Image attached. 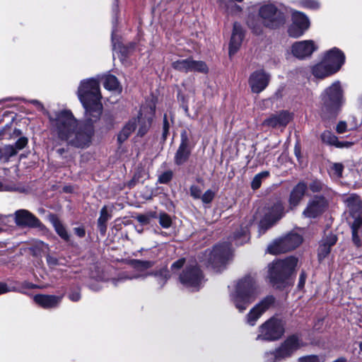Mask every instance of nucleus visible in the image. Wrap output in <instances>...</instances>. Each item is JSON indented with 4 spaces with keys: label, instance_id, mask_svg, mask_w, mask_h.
Segmentation results:
<instances>
[{
    "label": "nucleus",
    "instance_id": "nucleus-1",
    "mask_svg": "<svg viewBox=\"0 0 362 362\" xmlns=\"http://www.w3.org/2000/svg\"><path fill=\"white\" fill-rule=\"evenodd\" d=\"M78 97L85 109L84 121L78 122L69 110L55 112L49 115L52 130L59 139L79 148H88L94 135V122L102 113L99 82L95 78L81 81Z\"/></svg>",
    "mask_w": 362,
    "mask_h": 362
},
{
    "label": "nucleus",
    "instance_id": "nucleus-2",
    "mask_svg": "<svg viewBox=\"0 0 362 362\" xmlns=\"http://www.w3.org/2000/svg\"><path fill=\"white\" fill-rule=\"evenodd\" d=\"M286 21L284 14L274 4H267L259 8V17L249 15L247 19L248 27L256 35L263 32V28H276L283 25Z\"/></svg>",
    "mask_w": 362,
    "mask_h": 362
},
{
    "label": "nucleus",
    "instance_id": "nucleus-3",
    "mask_svg": "<svg viewBox=\"0 0 362 362\" xmlns=\"http://www.w3.org/2000/svg\"><path fill=\"white\" fill-rule=\"evenodd\" d=\"M261 291L255 279L246 276L235 284L234 290L230 293V300L242 313L260 294Z\"/></svg>",
    "mask_w": 362,
    "mask_h": 362
},
{
    "label": "nucleus",
    "instance_id": "nucleus-4",
    "mask_svg": "<svg viewBox=\"0 0 362 362\" xmlns=\"http://www.w3.org/2000/svg\"><path fill=\"white\" fill-rule=\"evenodd\" d=\"M132 267L135 269L136 273L134 274H123L119 277L117 279H114L112 281L113 284L117 286V284L120 281H124L125 280L134 279H144L147 276L153 275L156 279V281L159 286L162 288L168 279L170 278L169 272L166 267H163L161 269L156 270L151 273L146 272L149 268H151L154 265V262L153 261H141L138 259H134L132 261Z\"/></svg>",
    "mask_w": 362,
    "mask_h": 362
},
{
    "label": "nucleus",
    "instance_id": "nucleus-5",
    "mask_svg": "<svg viewBox=\"0 0 362 362\" xmlns=\"http://www.w3.org/2000/svg\"><path fill=\"white\" fill-rule=\"evenodd\" d=\"M320 115L324 120L335 117L343 103L342 89L339 81L333 83L321 95Z\"/></svg>",
    "mask_w": 362,
    "mask_h": 362
},
{
    "label": "nucleus",
    "instance_id": "nucleus-6",
    "mask_svg": "<svg viewBox=\"0 0 362 362\" xmlns=\"http://www.w3.org/2000/svg\"><path fill=\"white\" fill-rule=\"evenodd\" d=\"M297 264L298 259L292 256L273 262L269 267V278L271 283L277 288L284 286Z\"/></svg>",
    "mask_w": 362,
    "mask_h": 362
},
{
    "label": "nucleus",
    "instance_id": "nucleus-7",
    "mask_svg": "<svg viewBox=\"0 0 362 362\" xmlns=\"http://www.w3.org/2000/svg\"><path fill=\"white\" fill-rule=\"evenodd\" d=\"M304 345L297 335L289 336L275 349L266 351L263 356V361L264 362H281L290 358Z\"/></svg>",
    "mask_w": 362,
    "mask_h": 362
},
{
    "label": "nucleus",
    "instance_id": "nucleus-8",
    "mask_svg": "<svg viewBox=\"0 0 362 362\" xmlns=\"http://www.w3.org/2000/svg\"><path fill=\"white\" fill-rule=\"evenodd\" d=\"M232 255L231 245L228 243L216 245L211 250H206V264L212 269L220 271Z\"/></svg>",
    "mask_w": 362,
    "mask_h": 362
},
{
    "label": "nucleus",
    "instance_id": "nucleus-9",
    "mask_svg": "<svg viewBox=\"0 0 362 362\" xmlns=\"http://www.w3.org/2000/svg\"><path fill=\"white\" fill-rule=\"evenodd\" d=\"M285 332L283 320L271 317L259 327L257 340L276 341L280 339Z\"/></svg>",
    "mask_w": 362,
    "mask_h": 362
},
{
    "label": "nucleus",
    "instance_id": "nucleus-10",
    "mask_svg": "<svg viewBox=\"0 0 362 362\" xmlns=\"http://www.w3.org/2000/svg\"><path fill=\"white\" fill-rule=\"evenodd\" d=\"M302 241L301 235L296 233H291L269 245L267 252L272 255L285 253L298 247Z\"/></svg>",
    "mask_w": 362,
    "mask_h": 362
},
{
    "label": "nucleus",
    "instance_id": "nucleus-11",
    "mask_svg": "<svg viewBox=\"0 0 362 362\" xmlns=\"http://www.w3.org/2000/svg\"><path fill=\"white\" fill-rule=\"evenodd\" d=\"M180 282L192 291H197L204 283L202 272L196 265L187 266L180 276Z\"/></svg>",
    "mask_w": 362,
    "mask_h": 362
},
{
    "label": "nucleus",
    "instance_id": "nucleus-12",
    "mask_svg": "<svg viewBox=\"0 0 362 362\" xmlns=\"http://www.w3.org/2000/svg\"><path fill=\"white\" fill-rule=\"evenodd\" d=\"M284 214V206L281 202H278L272 207L265 209L264 217L259 225V233H264L275 222L280 219Z\"/></svg>",
    "mask_w": 362,
    "mask_h": 362
},
{
    "label": "nucleus",
    "instance_id": "nucleus-13",
    "mask_svg": "<svg viewBox=\"0 0 362 362\" xmlns=\"http://www.w3.org/2000/svg\"><path fill=\"white\" fill-rule=\"evenodd\" d=\"M275 302L272 296H267L255 305L246 315V323L255 326L259 317L269 310Z\"/></svg>",
    "mask_w": 362,
    "mask_h": 362
},
{
    "label": "nucleus",
    "instance_id": "nucleus-14",
    "mask_svg": "<svg viewBox=\"0 0 362 362\" xmlns=\"http://www.w3.org/2000/svg\"><path fill=\"white\" fill-rule=\"evenodd\" d=\"M310 27V21L307 16L299 11H293L292 13V23L289 26L288 33L292 37H299Z\"/></svg>",
    "mask_w": 362,
    "mask_h": 362
},
{
    "label": "nucleus",
    "instance_id": "nucleus-15",
    "mask_svg": "<svg viewBox=\"0 0 362 362\" xmlns=\"http://www.w3.org/2000/svg\"><path fill=\"white\" fill-rule=\"evenodd\" d=\"M13 216L15 223L18 227L41 228L43 226L40 219L26 209L17 210Z\"/></svg>",
    "mask_w": 362,
    "mask_h": 362
},
{
    "label": "nucleus",
    "instance_id": "nucleus-16",
    "mask_svg": "<svg viewBox=\"0 0 362 362\" xmlns=\"http://www.w3.org/2000/svg\"><path fill=\"white\" fill-rule=\"evenodd\" d=\"M192 148L189 146V139L185 130L180 134V144L174 156V162L177 165H184L191 155Z\"/></svg>",
    "mask_w": 362,
    "mask_h": 362
},
{
    "label": "nucleus",
    "instance_id": "nucleus-17",
    "mask_svg": "<svg viewBox=\"0 0 362 362\" xmlns=\"http://www.w3.org/2000/svg\"><path fill=\"white\" fill-rule=\"evenodd\" d=\"M327 207V201L322 196H315L309 200L303 212L304 216L315 218L322 214Z\"/></svg>",
    "mask_w": 362,
    "mask_h": 362
},
{
    "label": "nucleus",
    "instance_id": "nucleus-18",
    "mask_svg": "<svg viewBox=\"0 0 362 362\" xmlns=\"http://www.w3.org/2000/svg\"><path fill=\"white\" fill-rule=\"evenodd\" d=\"M344 202L353 219L351 222H362V200L360 197L356 194H351L348 195Z\"/></svg>",
    "mask_w": 362,
    "mask_h": 362
},
{
    "label": "nucleus",
    "instance_id": "nucleus-19",
    "mask_svg": "<svg viewBox=\"0 0 362 362\" xmlns=\"http://www.w3.org/2000/svg\"><path fill=\"white\" fill-rule=\"evenodd\" d=\"M154 116V108L152 107H142L136 119L139 124L138 135L143 136L151 126Z\"/></svg>",
    "mask_w": 362,
    "mask_h": 362
},
{
    "label": "nucleus",
    "instance_id": "nucleus-20",
    "mask_svg": "<svg viewBox=\"0 0 362 362\" xmlns=\"http://www.w3.org/2000/svg\"><path fill=\"white\" fill-rule=\"evenodd\" d=\"M173 67L180 71H199L206 73L207 66L202 61H194L191 59H180L172 64Z\"/></svg>",
    "mask_w": 362,
    "mask_h": 362
},
{
    "label": "nucleus",
    "instance_id": "nucleus-21",
    "mask_svg": "<svg viewBox=\"0 0 362 362\" xmlns=\"http://www.w3.org/2000/svg\"><path fill=\"white\" fill-rule=\"evenodd\" d=\"M317 49L313 40H302L293 44L291 52L294 57L303 59L309 57Z\"/></svg>",
    "mask_w": 362,
    "mask_h": 362
},
{
    "label": "nucleus",
    "instance_id": "nucleus-22",
    "mask_svg": "<svg viewBox=\"0 0 362 362\" xmlns=\"http://www.w3.org/2000/svg\"><path fill=\"white\" fill-rule=\"evenodd\" d=\"M270 77L262 70L254 71L250 76L248 83L253 93H259L269 84Z\"/></svg>",
    "mask_w": 362,
    "mask_h": 362
},
{
    "label": "nucleus",
    "instance_id": "nucleus-23",
    "mask_svg": "<svg viewBox=\"0 0 362 362\" xmlns=\"http://www.w3.org/2000/svg\"><path fill=\"white\" fill-rule=\"evenodd\" d=\"M323 58L335 73L341 69L345 62L344 52L337 47H333L325 52Z\"/></svg>",
    "mask_w": 362,
    "mask_h": 362
},
{
    "label": "nucleus",
    "instance_id": "nucleus-24",
    "mask_svg": "<svg viewBox=\"0 0 362 362\" xmlns=\"http://www.w3.org/2000/svg\"><path fill=\"white\" fill-rule=\"evenodd\" d=\"M291 119V115L287 111H281L277 114L272 115L265 119L262 126L276 128L278 127H286Z\"/></svg>",
    "mask_w": 362,
    "mask_h": 362
},
{
    "label": "nucleus",
    "instance_id": "nucleus-25",
    "mask_svg": "<svg viewBox=\"0 0 362 362\" xmlns=\"http://www.w3.org/2000/svg\"><path fill=\"white\" fill-rule=\"evenodd\" d=\"M63 296L37 294L33 297L36 304L45 309L55 308L61 303Z\"/></svg>",
    "mask_w": 362,
    "mask_h": 362
},
{
    "label": "nucleus",
    "instance_id": "nucleus-26",
    "mask_svg": "<svg viewBox=\"0 0 362 362\" xmlns=\"http://www.w3.org/2000/svg\"><path fill=\"white\" fill-rule=\"evenodd\" d=\"M337 241V237L332 233H329L322 238L318 248V258L320 261H322L328 256L330 253L331 247L336 244Z\"/></svg>",
    "mask_w": 362,
    "mask_h": 362
},
{
    "label": "nucleus",
    "instance_id": "nucleus-27",
    "mask_svg": "<svg viewBox=\"0 0 362 362\" xmlns=\"http://www.w3.org/2000/svg\"><path fill=\"white\" fill-rule=\"evenodd\" d=\"M244 37V32L239 23H234L233 30L229 45L230 56L234 54L239 49Z\"/></svg>",
    "mask_w": 362,
    "mask_h": 362
},
{
    "label": "nucleus",
    "instance_id": "nucleus-28",
    "mask_svg": "<svg viewBox=\"0 0 362 362\" xmlns=\"http://www.w3.org/2000/svg\"><path fill=\"white\" fill-rule=\"evenodd\" d=\"M308 189V185L302 181L299 182L292 189L289 197V204L291 207L298 206L303 198Z\"/></svg>",
    "mask_w": 362,
    "mask_h": 362
},
{
    "label": "nucleus",
    "instance_id": "nucleus-29",
    "mask_svg": "<svg viewBox=\"0 0 362 362\" xmlns=\"http://www.w3.org/2000/svg\"><path fill=\"white\" fill-rule=\"evenodd\" d=\"M321 138L324 143L339 148H349L354 144V143L351 141H339L338 138L329 131L323 132L321 135Z\"/></svg>",
    "mask_w": 362,
    "mask_h": 362
},
{
    "label": "nucleus",
    "instance_id": "nucleus-30",
    "mask_svg": "<svg viewBox=\"0 0 362 362\" xmlns=\"http://www.w3.org/2000/svg\"><path fill=\"white\" fill-rule=\"evenodd\" d=\"M312 71L313 74L315 77L320 78H322L335 74L328 63L325 62L324 58H322V60L320 63L313 66L312 68Z\"/></svg>",
    "mask_w": 362,
    "mask_h": 362
},
{
    "label": "nucleus",
    "instance_id": "nucleus-31",
    "mask_svg": "<svg viewBox=\"0 0 362 362\" xmlns=\"http://www.w3.org/2000/svg\"><path fill=\"white\" fill-rule=\"evenodd\" d=\"M136 127V119L132 118L124 126L117 136V140L119 143L126 141L131 134L135 130Z\"/></svg>",
    "mask_w": 362,
    "mask_h": 362
},
{
    "label": "nucleus",
    "instance_id": "nucleus-32",
    "mask_svg": "<svg viewBox=\"0 0 362 362\" xmlns=\"http://www.w3.org/2000/svg\"><path fill=\"white\" fill-rule=\"evenodd\" d=\"M49 220L56 233L60 236V238L65 241H69L70 235L61 221L54 215L50 217Z\"/></svg>",
    "mask_w": 362,
    "mask_h": 362
},
{
    "label": "nucleus",
    "instance_id": "nucleus-33",
    "mask_svg": "<svg viewBox=\"0 0 362 362\" xmlns=\"http://www.w3.org/2000/svg\"><path fill=\"white\" fill-rule=\"evenodd\" d=\"M351 229V238L354 244L356 247L362 245V240L359 236L360 229L362 227V222H349Z\"/></svg>",
    "mask_w": 362,
    "mask_h": 362
},
{
    "label": "nucleus",
    "instance_id": "nucleus-34",
    "mask_svg": "<svg viewBox=\"0 0 362 362\" xmlns=\"http://www.w3.org/2000/svg\"><path fill=\"white\" fill-rule=\"evenodd\" d=\"M104 87L110 90L120 92L122 88L117 78L113 75H107L103 78Z\"/></svg>",
    "mask_w": 362,
    "mask_h": 362
},
{
    "label": "nucleus",
    "instance_id": "nucleus-35",
    "mask_svg": "<svg viewBox=\"0 0 362 362\" xmlns=\"http://www.w3.org/2000/svg\"><path fill=\"white\" fill-rule=\"evenodd\" d=\"M308 187L313 193L322 192L328 194L330 191V189L325 183L317 179L313 180L310 182Z\"/></svg>",
    "mask_w": 362,
    "mask_h": 362
},
{
    "label": "nucleus",
    "instance_id": "nucleus-36",
    "mask_svg": "<svg viewBox=\"0 0 362 362\" xmlns=\"http://www.w3.org/2000/svg\"><path fill=\"white\" fill-rule=\"evenodd\" d=\"M17 153V150L13 146L6 145L0 148V160L6 163L9 158Z\"/></svg>",
    "mask_w": 362,
    "mask_h": 362
},
{
    "label": "nucleus",
    "instance_id": "nucleus-37",
    "mask_svg": "<svg viewBox=\"0 0 362 362\" xmlns=\"http://www.w3.org/2000/svg\"><path fill=\"white\" fill-rule=\"evenodd\" d=\"M234 241L237 245H243L249 240L247 226L241 227L240 230L234 233Z\"/></svg>",
    "mask_w": 362,
    "mask_h": 362
},
{
    "label": "nucleus",
    "instance_id": "nucleus-38",
    "mask_svg": "<svg viewBox=\"0 0 362 362\" xmlns=\"http://www.w3.org/2000/svg\"><path fill=\"white\" fill-rule=\"evenodd\" d=\"M269 175V171H262L257 174L253 178L251 187L253 189H257L261 186L262 182L264 179L268 177Z\"/></svg>",
    "mask_w": 362,
    "mask_h": 362
},
{
    "label": "nucleus",
    "instance_id": "nucleus-39",
    "mask_svg": "<svg viewBox=\"0 0 362 362\" xmlns=\"http://www.w3.org/2000/svg\"><path fill=\"white\" fill-rule=\"evenodd\" d=\"M325 355H308L300 357L298 362H325Z\"/></svg>",
    "mask_w": 362,
    "mask_h": 362
},
{
    "label": "nucleus",
    "instance_id": "nucleus-40",
    "mask_svg": "<svg viewBox=\"0 0 362 362\" xmlns=\"http://www.w3.org/2000/svg\"><path fill=\"white\" fill-rule=\"evenodd\" d=\"M299 4L303 8L312 10H317L320 7V4L317 0H300Z\"/></svg>",
    "mask_w": 362,
    "mask_h": 362
},
{
    "label": "nucleus",
    "instance_id": "nucleus-41",
    "mask_svg": "<svg viewBox=\"0 0 362 362\" xmlns=\"http://www.w3.org/2000/svg\"><path fill=\"white\" fill-rule=\"evenodd\" d=\"M159 224L164 228H168L171 226L172 220L170 216L165 213H160L158 216Z\"/></svg>",
    "mask_w": 362,
    "mask_h": 362
},
{
    "label": "nucleus",
    "instance_id": "nucleus-42",
    "mask_svg": "<svg viewBox=\"0 0 362 362\" xmlns=\"http://www.w3.org/2000/svg\"><path fill=\"white\" fill-rule=\"evenodd\" d=\"M173 176L172 170H166L158 177V182L161 184H167L172 180Z\"/></svg>",
    "mask_w": 362,
    "mask_h": 362
},
{
    "label": "nucleus",
    "instance_id": "nucleus-43",
    "mask_svg": "<svg viewBox=\"0 0 362 362\" xmlns=\"http://www.w3.org/2000/svg\"><path fill=\"white\" fill-rule=\"evenodd\" d=\"M344 170V165L341 163H333L331 167L332 173L337 177H340L342 175Z\"/></svg>",
    "mask_w": 362,
    "mask_h": 362
},
{
    "label": "nucleus",
    "instance_id": "nucleus-44",
    "mask_svg": "<svg viewBox=\"0 0 362 362\" xmlns=\"http://www.w3.org/2000/svg\"><path fill=\"white\" fill-rule=\"evenodd\" d=\"M215 196V193L211 190H206L203 194L201 196V199L204 204H209L212 202Z\"/></svg>",
    "mask_w": 362,
    "mask_h": 362
},
{
    "label": "nucleus",
    "instance_id": "nucleus-45",
    "mask_svg": "<svg viewBox=\"0 0 362 362\" xmlns=\"http://www.w3.org/2000/svg\"><path fill=\"white\" fill-rule=\"evenodd\" d=\"M110 218V216L107 212V207L105 206L100 210V217L98 219V223L106 224Z\"/></svg>",
    "mask_w": 362,
    "mask_h": 362
},
{
    "label": "nucleus",
    "instance_id": "nucleus-46",
    "mask_svg": "<svg viewBox=\"0 0 362 362\" xmlns=\"http://www.w3.org/2000/svg\"><path fill=\"white\" fill-rule=\"evenodd\" d=\"M190 195L194 199H200L202 196V189L197 185H192L189 188Z\"/></svg>",
    "mask_w": 362,
    "mask_h": 362
},
{
    "label": "nucleus",
    "instance_id": "nucleus-47",
    "mask_svg": "<svg viewBox=\"0 0 362 362\" xmlns=\"http://www.w3.org/2000/svg\"><path fill=\"white\" fill-rule=\"evenodd\" d=\"M16 190L14 185L0 181V192H11Z\"/></svg>",
    "mask_w": 362,
    "mask_h": 362
},
{
    "label": "nucleus",
    "instance_id": "nucleus-48",
    "mask_svg": "<svg viewBox=\"0 0 362 362\" xmlns=\"http://www.w3.org/2000/svg\"><path fill=\"white\" fill-rule=\"evenodd\" d=\"M28 144V139L25 137L19 138L15 144L14 148L18 151L23 149Z\"/></svg>",
    "mask_w": 362,
    "mask_h": 362
},
{
    "label": "nucleus",
    "instance_id": "nucleus-49",
    "mask_svg": "<svg viewBox=\"0 0 362 362\" xmlns=\"http://www.w3.org/2000/svg\"><path fill=\"white\" fill-rule=\"evenodd\" d=\"M170 124L167 119L166 115H164L163 118V139H166L169 133Z\"/></svg>",
    "mask_w": 362,
    "mask_h": 362
},
{
    "label": "nucleus",
    "instance_id": "nucleus-50",
    "mask_svg": "<svg viewBox=\"0 0 362 362\" xmlns=\"http://www.w3.org/2000/svg\"><path fill=\"white\" fill-rule=\"evenodd\" d=\"M69 298L73 302H77L81 299V293L79 291H72L69 294Z\"/></svg>",
    "mask_w": 362,
    "mask_h": 362
},
{
    "label": "nucleus",
    "instance_id": "nucleus-51",
    "mask_svg": "<svg viewBox=\"0 0 362 362\" xmlns=\"http://www.w3.org/2000/svg\"><path fill=\"white\" fill-rule=\"evenodd\" d=\"M347 130V125L345 122H339L336 127V131L338 134H343Z\"/></svg>",
    "mask_w": 362,
    "mask_h": 362
},
{
    "label": "nucleus",
    "instance_id": "nucleus-52",
    "mask_svg": "<svg viewBox=\"0 0 362 362\" xmlns=\"http://www.w3.org/2000/svg\"><path fill=\"white\" fill-rule=\"evenodd\" d=\"M185 263V259L182 258L175 261L171 266L173 270H177L182 268Z\"/></svg>",
    "mask_w": 362,
    "mask_h": 362
},
{
    "label": "nucleus",
    "instance_id": "nucleus-53",
    "mask_svg": "<svg viewBox=\"0 0 362 362\" xmlns=\"http://www.w3.org/2000/svg\"><path fill=\"white\" fill-rule=\"evenodd\" d=\"M75 234L79 238H83L86 235L85 229L83 227H77L74 228Z\"/></svg>",
    "mask_w": 362,
    "mask_h": 362
},
{
    "label": "nucleus",
    "instance_id": "nucleus-54",
    "mask_svg": "<svg viewBox=\"0 0 362 362\" xmlns=\"http://www.w3.org/2000/svg\"><path fill=\"white\" fill-rule=\"evenodd\" d=\"M305 279H306L305 273L304 272H302L300 275V277H299V281H298V285L299 288H302L304 287V285L305 283Z\"/></svg>",
    "mask_w": 362,
    "mask_h": 362
},
{
    "label": "nucleus",
    "instance_id": "nucleus-55",
    "mask_svg": "<svg viewBox=\"0 0 362 362\" xmlns=\"http://www.w3.org/2000/svg\"><path fill=\"white\" fill-rule=\"evenodd\" d=\"M47 262L50 266H55L58 264V260L56 257H52L51 255L47 256Z\"/></svg>",
    "mask_w": 362,
    "mask_h": 362
},
{
    "label": "nucleus",
    "instance_id": "nucleus-56",
    "mask_svg": "<svg viewBox=\"0 0 362 362\" xmlns=\"http://www.w3.org/2000/svg\"><path fill=\"white\" fill-rule=\"evenodd\" d=\"M137 220L139 221L141 224H147L149 223V217L146 215H140L137 216Z\"/></svg>",
    "mask_w": 362,
    "mask_h": 362
},
{
    "label": "nucleus",
    "instance_id": "nucleus-57",
    "mask_svg": "<svg viewBox=\"0 0 362 362\" xmlns=\"http://www.w3.org/2000/svg\"><path fill=\"white\" fill-rule=\"evenodd\" d=\"M11 291L12 290L10 289L6 284L0 283V295Z\"/></svg>",
    "mask_w": 362,
    "mask_h": 362
},
{
    "label": "nucleus",
    "instance_id": "nucleus-58",
    "mask_svg": "<svg viewBox=\"0 0 362 362\" xmlns=\"http://www.w3.org/2000/svg\"><path fill=\"white\" fill-rule=\"evenodd\" d=\"M98 227L102 235H105L107 230V225L105 223H98Z\"/></svg>",
    "mask_w": 362,
    "mask_h": 362
},
{
    "label": "nucleus",
    "instance_id": "nucleus-59",
    "mask_svg": "<svg viewBox=\"0 0 362 362\" xmlns=\"http://www.w3.org/2000/svg\"><path fill=\"white\" fill-rule=\"evenodd\" d=\"M128 52V50L127 48L123 47L119 51L120 55H119V57L120 58L121 61H123L124 59V57H126L127 53Z\"/></svg>",
    "mask_w": 362,
    "mask_h": 362
},
{
    "label": "nucleus",
    "instance_id": "nucleus-60",
    "mask_svg": "<svg viewBox=\"0 0 362 362\" xmlns=\"http://www.w3.org/2000/svg\"><path fill=\"white\" fill-rule=\"evenodd\" d=\"M30 102L32 104L35 105L38 108H40V109L43 108V105H42V103L40 101L37 100H32Z\"/></svg>",
    "mask_w": 362,
    "mask_h": 362
},
{
    "label": "nucleus",
    "instance_id": "nucleus-61",
    "mask_svg": "<svg viewBox=\"0 0 362 362\" xmlns=\"http://www.w3.org/2000/svg\"><path fill=\"white\" fill-rule=\"evenodd\" d=\"M23 286L26 288H34L37 287L35 285L26 281L23 283Z\"/></svg>",
    "mask_w": 362,
    "mask_h": 362
},
{
    "label": "nucleus",
    "instance_id": "nucleus-62",
    "mask_svg": "<svg viewBox=\"0 0 362 362\" xmlns=\"http://www.w3.org/2000/svg\"><path fill=\"white\" fill-rule=\"evenodd\" d=\"M112 47L113 50H116V43L115 42V30H113L112 32Z\"/></svg>",
    "mask_w": 362,
    "mask_h": 362
},
{
    "label": "nucleus",
    "instance_id": "nucleus-63",
    "mask_svg": "<svg viewBox=\"0 0 362 362\" xmlns=\"http://www.w3.org/2000/svg\"><path fill=\"white\" fill-rule=\"evenodd\" d=\"M332 362H347V359L345 357H339Z\"/></svg>",
    "mask_w": 362,
    "mask_h": 362
},
{
    "label": "nucleus",
    "instance_id": "nucleus-64",
    "mask_svg": "<svg viewBox=\"0 0 362 362\" xmlns=\"http://www.w3.org/2000/svg\"><path fill=\"white\" fill-rule=\"evenodd\" d=\"M64 152V148H59L57 149V153L60 155L63 154Z\"/></svg>",
    "mask_w": 362,
    "mask_h": 362
}]
</instances>
